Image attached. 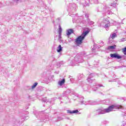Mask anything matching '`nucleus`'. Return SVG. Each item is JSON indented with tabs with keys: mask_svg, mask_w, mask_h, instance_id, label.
<instances>
[{
	"mask_svg": "<svg viewBox=\"0 0 126 126\" xmlns=\"http://www.w3.org/2000/svg\"><path fill=\"white\" fill-rule=\"evenodd\" d=\"M116 109H121V110H123V109H124V107L122 105H110L108 108L105 109H98L96 110V114H98V115H101L102 114H106V113H110V112L115 111Z\"/></svg>",
	"mask_w": 126,
	"mask_h": 126,
	"instance_id": "1",
	"label": "nucleus"
},
{
	"mask_svg": "<svg viewBox=\"0 0 126 126\" xmlns=\"http://www.w3.org/2000/svg\"><path fill=\"white\" fill-rule=\"evenodd\" d=\"M89 31H87L84 32H83V33L81 35H80V36H79L76 40V44H82V41H83V40H84V38H85V36H86V35H87V34H88L89 33Z\"/></svg>",
	"mask_w": 126,
	"mask_h": 126,
	"instance_id": "2",
	"label": "nucleus"
},
{
	"mask_svg": "<svg viewBox=\"0 0 126 126\" xmlns=\"http://www.w3.org/2000/svg\"><path fill=\"white\" fill-rule=\"evenodd\" d=\"M100 26L104 27V28H109L111 26L110 21L107 19H104L100 24Z\"/></svg>",
	"mask_w": 126,
	"mask_h": 126,
	"instance_id": "3",
	"label": "nucleus"
},
{
	"mask_svg": "<svg viewBox=\"0 0 126 126\" xmlns=\"http://www.w3.org/2000/svg\"><path fill=\"white\" fill-rule=\"evenodd\" d=\"M74 61L76 63H83V60L81 58V57L79 56V55L77 54L74 58Z\"/></svg>",
	"mask_w": 126,
	"mask_h": 126,
	"instance_id": "4",
	"label": "nucleus"
},
{
	"mask_svg": "<svg viewBox=\"0 0 126 126\" xmlns=\"http://www.w3.org/2000/svg\"><path fill=\"white\" fill-rule=\"evenodd\" d=\"M111 58H112L113 59H117L118 60H121L122 59V57L120 56L117 53L115 54H110Z\"/></svg>",
	"mask_w": 126,
	"mask_h": 126,
	"instance_id": "5",
	"label": "nucleus"
},
{
	"mask_svg": "<svg viewBox=\"0 0 126 126\" xmlns=\"http://www.w3.org/2000/svg\"><path fill=\"white\" fill-rule=\"evenodd\" d=\"M93 76H94V75L93 74H91L89 75L87 78V80L88 82H89L90 83H92V82L93 81V79H92V77H93Z\"/></svg>",
	"mask_w": 126,
	"mask_h": 126,
	"instance_id": "6",
	"label": "nucleus"
},
{
	"mask_svg": "<svg viewBox=\"0 0 126 126\" xmlns=\"http://www.w3.org/2000/svg\"><path fill=\"white\" fill-rule=\"evenodd\" d=\"M72 33H73V29H69L66 31V34L67 36H70V35H71Z\"/></svg>",
	"mask_w": 126,
	"mask_h": 126,
	"instance_id": "7",
	"label": "nucleus"
},
{
	"mask_svg": "<svg viewBox=\"0 0 126 126\" xmlns=\"http://www.w3.org/2000/svg\"><path fill=\"white\" fill-rule=\"evenodd\" d=\"M67 112L69 114H77V113H78V110H67Z\"/></svg>",
	"mask_w": 126,
	"mask_h": 126,
	"instance_id": "8",
	"label": "nucleus"
},
{
	"mask_svg": "<svg viewBox=\"0 0 126 126\" xmlns=\"http://www.w3.org/2000/svg\"><path fill=\"white\" fill-rule=\"evenodd\" d=\"M65 82V80H64V79H63L62 81H59L58 82V84L60 85V86H63V85L64 84Z\"/></svg>",
	"mask_w": 126,
	"mask_h": 126,
	"instance_id": "9",
	"label": "nucleus"
},
{
	"mask_svg": "<svg viewBox=\"0 0 126 126\" xmlns=\"http://www.w3.org/2000/svg\"><path fill=\"white\" fill-rule=\"evenodd\" d=\"M57 51L58 53H61V52L63 51V47H62V45H59V47L57 48Z\"/></svg>",
	"mask_w": 126,
	"mask_h": 126,
	"instance_id": "10",
	"label": "nucleus"
},
{
	"mask_svg": "<svg viewBox=\"0 0 126 126\" xmlns=\"http://www.w3.org/2000/svg\"><path fill=\"white\" fill-rule=\"evenodd\" d=\"M117 46L116 45H113V46H110L108 47V50H115L116 49V47Z\"/></svg>",
	"mask_w": 126,
	"mask_h": 126,
	"instance_id": "11",
	"label": "nucleus"
},
{
	"mask_svg": "<svg viewBox=\"0 0 126 126\" xmlns=\"http://www.w3.org/2000/svg\"><path fill=\"white\" fill-rule=\"evenodd\" d=\"M116 37H117V34L116 33H113L110 35V38H111V39H115Z\"/></svg>",
	"mask_w": 126,
	"mask_h": 126,
	"instance_id": "12",
	"label": "nucleus"
},
{
	"mask_svg": "<svg viewBox=\"0 0 126 126\" xmlns=\"http://www.w3.org/2000/svg\"><path fill=\"white\" fill-rule=\"evenodd\" d=\"M87 22L90 25H93V24H94V22L90 21L89 19H87Z\"/></svg>",
	"mask_w": 126,
	"mask_h": 126,
	"instance_id": "13",
	"label": "nucleus"
},
{
	"mask_svg": "<svg viewBox=\"0 0 126 126\" xmlns=\"http://www.w3.org/2000/svg\"><path fill=\"white\" fill-rule=\"evenodd\" d=\"M38 85V83L35 82L33 84V85L32 86V89H34V88H36V86Z\"/></svg>",
	"mask_w": 126,
	"mask_h": 126,
	"instance_id": "14",
	"label": "nucleus"
},
{
	"mask_svg": "<svg viewBox=\"0 0 126 126\" xmlns=\"http://www.w3.org/2000/svg\"><path fill=\"white\" fill-rule=\"evenodd\" d=\"M59 35H60L59 38H61V34L62 33V27H61V25L59 26Z\"/></svg>",
	"mask_w": 126,
	"mask_h": 126,
	"instance_id": "15",
	"label": "nucleus"
},
{
	"mask_svg": "<svg viewBox=\"0 0 126 126\" xmlns=\"http://www.w3.org/2000/svg\"><path fill=\"white\" fill-rule=\"evenodd\" d=\"M83 88L84 91H88V85L84 86Z\"/></svg>",
	"mask_w": 126,
	"mask_h": 126,
	"instance_id": "16",
	"label": "nucleus"
},
{
	"mask_svg": "<svg viewBox=\"0 0 126 126\" xmlns=\"http://www.w3.org/2000/svg\"><path fill=\"white\" fill-rule=\"evenodd\" d=\"M14 2L15 4H17L18 2H21V0H14Z\"/></svg>",
	"mask_w": 126,
	"mask_h": 126,
	"instance_id": "17",
	"label": "nucleus"
},
{
	"mask_svg": "<svg viewBox=\"0 0 126 126\" xmlns=\"http://www.w3.org/2000/svg\"><path fill=\"white\" fill-rule=\"evenodd\" d=\"M116 5H117V3H116V2H113L111 4V6H113V7H115V6H116Z\"/></svg>",
	"mask_w": 126,
	"mask_h": 126,
	"instance_id": "18",
	"label": "nucleus"
},
{
	"mask_svg": "<svg viewBox=\"0 0 126 126\" xmlns=\"http://www.w3.org/2000/svg\"><path fill=\"white\" fill-rule=\"evenodd\" d=\"M103 103L105 104V105H108L109 100H103Z\"/></svg>",
	"mask_w": 126,
	"mask_h": 126,
	"instance_id": "19",
	"label": "nucleus"
},
{
	"mask_svg": "<svg viewBox=\"0 0 126 126\" xmlns=\"http://www.w3.org/2000/svg\"><path fill=\"white\" fill-rule=\"evenodd\" d=\"M126 41V38H122L119 40V42H124Z\"/></svg>",
	"mask_w": 126,
	"mask_h": 126,
	"instance_id": "20",
	"label": "nucleus"
},
{
	"mask_svg": "<svg viewBox=\"0 0 126 126\" xmlns=\"http://www.w3.org/2000/svg\"><path fill=\"white\" fill-rule=\"evenodd\" d=\"M123 51L124 55H126V47L123 49Z\"/></svg>",
	"mask_w": 126,
	"mask_h": 126,
	"instance_id": "21",
	"label": "nucleus"
},
{
	"mask_svg": "<svg viewBox=\"0 0 126 126\" xmlns=\"http://www.w3.org/2000/svg\"><path fill=\"white\" fill-rule=\"evenodd\" d=\"M57 67H60L61 66V63L58 62L57 64Z\"/></svg>",
	"mask_w": 126,
	"mask_h": 126,
	"instance_id": "22",
	"label": "nucleus"
},
{
	"mask_svg": "<svg viewBox=\"0 0 126 126\" xmlns=\"http://www.w3.org/2000/svg\"><path fill=\"white\" fill-rule=\"evenodd\" d=\"M85 17H86V18H88L89 17V14H85Z\"/></svg>",
	"mask_w": 126,
	"mask_h": 126,
	"instance_id": "23",
	"label": "nucleus"
},
{
	"mask_svg": "<svg viewBox=\"0 0 126 126\" xmlns=\"http://www.w3.org/2000/svg\"><path fill=\"white\" fill-rule=\"evenodd\" d=\"M88 103L87 104H89V105H94V104L90 103V101H88Z\"/></svg>",
	"mask_w": 126,
	"mask_h": 126,
	"instance_id": "24",
	"label": "nucleus"
},
{
	"mask_svg": "<svg viewBox=\"0 0 126 126\" xmlns=\"http://www.w3.org/2000/svg\"><path fill=\"white\" fill-rule=\"evenodd\" d=\"M46 99V98H43L42 99V100L43 101V102H47V99Z\"/></svg>",
	"mask_w": 126,
	"mask_h": 126,
	"instance_id": "25",
	"label": "nucleus"
},
{
	"mask_svg": "<svg viewBox=\"0 0 126 126\" xmlns=\"http://www.w3.org/2000/svg\"><path fill=\"white\" fill-rule=\"evenodd\" d=\"M97 86L98 87H102V85H98Z\"/></svg>",
	"mask_w": 126,
	"mask_h": 126,
	"instance_id": "26",
	"label": "nucleus"
},
{
	"mask_svg": "<svg viewBox=\"0 0 126 126\" xmlns=\"http://www.w3.org/2000/svg\"><path fill=\"white\" fill-rule=\"evenodd\" d=\"M70 65H73V64L71 63L70 64Z\"/></svg>",
	"mask_w": 126,
	"mask_h": 126,
	"instance_id": "27",
	"label": "nucleus"
},
{
	"mask_svg": "<svg viewBox=\"0 0 126 126\" xmlns=\"http://www.w3.org/2000/svg\"><path fill=\"white\" fill-rule=\"evenodd\" d=\"M94 91H96V89H94Z\"/></svg>",
	"mask_w": 126,
	"mask_h": 126,
	"instance_id": "28",
	"label": "nucleus"
},
{
	"mask_svg": "<svg viewBox=\"0 0 126 126\" xmlns=\"http://www.w3.org/2000/svg\"><path fill=\"white\" fill-rule=\"evenodd\" d=\"M84 104L86 105V104H85V103H84Z\"/></svg>",
	"mask_w": 126,
	"mask_h": 126,
	"instance_id": "29",
	"label": "nucleus"
}]
</instances>
